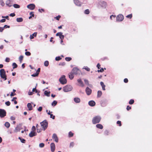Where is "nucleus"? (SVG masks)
<instances>
[{
    "mask_svg": "<svg viewBox=\"0 0 152 152\" xmlns=\"http://www.w3.org/2000/svg\"><path fill=\"white\" fill-rule=\"evenodd\" d=\"M41 128L42 130L43 129L44 131L47 128L48 126V123L47 121L45 120L42 122L40 123Z\"/></svg>",
    "mask_w": 152,
    "mask_h": 152,
    "instance_id": "obj_1",
    "label": "nucleus"
},
{
    "mask_svg": "<svg viewBox=\"0 0 152 152\" xmlns=\"http://www.w3.org/2000/svg\"><path fill=\"white\" fill-rule=\"evenodd\" d=\"M0 75L1 77L4 79V80L7 79V76L6 75V72L4 69L0 70Z\"/></svg>",
    "mask_w": 152,
    "mask_h": 152,
    "instance_id": "obj_2",
    "label": "nucleus"
},
{
    "mask_svg": "<svg viewBox=\"0 0 152 152\" xmlns=\"http://www.w3.org/2000/svg\"><path fill=\"white\" fill-rule=\"evenodd\" d=\"M101 118L98 116H96L94 117L92 120V123L94 124H96L99 123L100 121Z\"/></svg>",
    "mask_w": 152,
    "mask_h": 152,
    "instance_id": "obj_3",
    "label": "nucleus"
},
{
    "mask_svg": "<svg viewBox=\"0 0 152 152\" xmlns=\"http://www.w3.org/2000/svg\"><path fill=\"white\" fill-rule=\"evenodd\" d=\"M59 81L60 83L62 84H66L67 83V80L65 78V76L63 75L59 79Z\"/></svg>",
    "mask_w": 152,
    "mask_h": 152,
    "instance_id": "obj_4",
    "label": "nucleus"
},
{
    "mask_svg": "<svg viewBox=\"0 0 152 152\" xmlns=\"http://www.w3.org/2000/svg\"><path fill=\"white\" fill-rule=\"evenodd\" d=\"M71 72L75 75H77L78 74H79L80 72V70L77 67H74L72 69Z\"/></svg>",
    "mask_w": 152,
    "mask_h": 152,
    "instance_id": "obj_5",
    "label": "nucleus"
},
{
    "mask_svg": "<svg viewBox=\"0 0 152 152\" xmlns=\"http://www.w3.org/2000/svg\"><path fill=\"white\" fill-rule=\"evenodd\" d=\"M72 88L71 86H66L63 88V91L65 92L70 91L72 90Z\"/></svg>",
    "mask_w": 152,
    "mask_h": 152,
    "instance_id": "obj_6",
    "label": "nucleus"
},
{
    "mask_svg": "<svg viewBox=\"0 0 152 152\" xmlns=\"http://www.w3.org/2000/svg\"><path fill=\"white\" fill-rule=\"evenodd\" d=\"M6 114V112L5 110L4 109H0V117L1 118L4 117Z\"/></svg>",
    "mask_w": 152,
    "mask_h": 152,
    "instance_id": "obj_7",
    "label": "nucleus"
},
{
    "mask_svg": "<svg viewBox=\"0 0 152 152\" xmlns=\"http://www.w3.org/2000/svg\"><path fill=\"white\" fill-rule=\"evenodd\" d=\"M116 18L117 21L119 22L123 20L124 19V17L122 15L119 14L117 16Z\"/></svg>",
    "mask_w": 152,
    "mask_h": 152,
    "instance_id": "obj_8",
    "label": "nucleus"
},
{
    "mask_svg": "<svg viewBox=\"0 0 152 152\" xmlns=\"http://www.w3.org/2000/svg\"><path fill=\"white\" fill-rule=\"evenodd\" d=\"M35 7V5L34 4H30L27 6V7L30 10H33L34 9Z\"/></svg>",
    "mask_w": 152,
    "mask_h": 152,
    "instance_id": "obj_9",
    "label": "nucleus"
},
{
    "mask_svg": "<svg viewBox=\"0 0 152 152\" xmlns=\"http://www.w3.org/2000/svg\"><path fill=\"white\" fill-rule=\"evenodd\" d=\"M56 36H59L60 38L61 39H63L64 38V35H62V33L61 32H59L57 33L56 34Z\"/></svg>",
    "mask_w": 152,
    "mask_h": 152,
    "instance_id": "obj_10",
    "label": "nucleus"
},
{
    "mask_svg": "<svg viewBox=\"0 0 152 152\" xmlns=\"http://www.w3.org/2000/svg\"><path fill=\"white\" fill-rule=\"evenodd\" d=\"M86 92L88 95H89L91 93L92 90L89 87H87L86 89Z\"/></svg>",
    "mask_w": 152,
    "mask_h": 152,
    "instance_id": "obj_11",
    "label": "nucleus"
},
{
    "mask_svg": "<svg viewBox=\"0 0 152 152\" xmlns=\"http://www.w3.org/2000/svg\"><path fill=\"white\" fill-rule=\"evenodd\" d=\"M53 139L54 140V141L56 142H58V138L57 135L55 134H53L52 136Z\"/></svg>",
    "mask_w": 152,
    "mask_h": 152,
    "instance_id": "obj_12",
    "label": "nucleus"
},
{
    "mask_svg": "<svg viewBox=\"0 0 152 152\" xmlns=\"http://www.w3.org/2000/svg\"><path fill=\"white\" fill-rule=\"evenodd\" d=\"M55 145L54 143H52L50 144L51 150L52 152L54 151L55 149Z\"/></svg>",
    "mask_w": 152,
    "mask_h": 152,
    "instance_id": "obj_13",
    "label": "nucleus"
},
{
    "mask_svg": "<svg viewBox=\"0 0 152 152\" xmlns=\"http://www.w3.org/2000/svg\"><path fill=\"white\" fill-rule=\"evenodd\" d=\"M37 133L31 131L29 134V135L30 137H32L37 135Z\"/></svg>",
    "mask_w": 152,
    "mask_h": 152,
    "instance_id": "obj_14",
    "label": "nucleus"
},
{
    "mask_svg": "<svg viewBox=\"0 0 152 152\" xmlns=\"http://www.w3.org/2000/svg\"><path fill=\"white\" fill-rule=\"evenodd\" d=\"M100 5L102 7H106L107 5L106 3L104 1H101L99 3Z\"/></svg>",
    "mask_w": 152,
    "mask_h": 152,
    "instance_id": "obj_15",
    "label": "nucleus"
},
{
    "mask_svg": "<svg viewBox=\"0 0 152 152\" xmlns=\"http://www.w3.org/2000/svg\"><path fill=\"white\" fill-rule=\"evenodd\" d=\"M6 4L9 7H11L12 6V4L11 3V1L10 0H7L6 1Z\"/></svg>",
    "mask_w": 152,
    "mask_h": 152,
    "instance_id": "obj_16",
    "label": "nucleus"
},
{
    "mask_svg": "<svg viewBox=\"0 0 152 152\" xmlns=\"http://www.w3.org/2000/svg\"><path fill=\"white\" fill-rule=\"evenodd\" d=\"M95 102L93 101H91L89 102L88 104L91 106H94L95 105Z\"/></svg>",
    "mask_w": 152,
    "mask_h": 152,
    "instance_id": "obj_17",
    "label": "nucleus"
},
{
    "mask_svg": "<svg viewBox=\"0 0 152 152\" xmlns=\"http://www.w3.org/2000/svg\"><path fill=\"white\" fill-rule=\"evenodd\" d=\"M74 75V74L73 73H72V72H71L70 73H69L68 74L69 77L71 80H72L73 78Z\"/></svg>",
    "mask_w": 152,
    "mask_h": 152,
    "instance_id": "obj_18",
    "label": "nucleus"
},
{
    "mask_svg": "<svg viewBox=\"0 0 152 152\" xmlns=\"http://www.w3.org/2000/svg\"><path fill=\"white\" fill-rule=\"evenodd\" d=\"M77 82L79 84H80V86L82 87H83L84 86V84L80 79H78Z\"/></svg>",
    "mask_w": 152,
    "mask_h": 152,
    "instance_id": "obj_19",
    "label": "nucleus"
},
{
    "mask_svg": "<svg viewBox=\"0 0 152 152\" xmlns=\"http://www.w3.org/2000/svg\"><path fill=\"white\" fill-rule=\"evenodd\" d=\"M74 101L76 103H79L80 102V99L78 97H75L74 99Z\"/></svg>",
    "mask_w": 152,
    "mask_h": 152,
    "instance_id": "obj_20",
    "label": "nucleus"
},
{
    "mask_svg": "<svg viewBox=\"0 0 152 152\" xmlns=\"http://www.w3.org/2000/svg\"><path fill=\"white\" fill-rule=\"evenodd\" d=\"M27 106L29 110H31L33 109V107L31 104L30 103L27 104Z\"/></svg>",
    "mask_w": 152,
    "mask_h": 152,
    "instance_id": "obj_21",
    "label": "nucleus"
},
{
    "mask_svg": "<svg viewBox=\"0 0 152 152\" xmlns=\"http://www.w3.org/2000/svg\"><path fill=\"white\" fill-rule=\"evenodd\" d=\"M39 126L38 124H37L36 125V127L37 128V132L39 133L42 130V129L41 128H39Z\"/></svg>",
    "mask_w": 152,
    "mask_h": 152,
    "instance_id": "obj_22",
    "label": "nucleus"
},
{
    "mask_svg": "<svg viewBox=\"0 0 152 152\" xmlns=\"http://www.w3.org/2000/svg\"><path fill=\"white\" fill-rule=\"evenodd\" d=\"M74 2L76 5L78 6H81L80 2L78 0H74Z\"/></svg>",
    "mask_w": 152,
    "mask_h": 152,
    "instance_id": "obj_23",
    "label": "nucleus"
},
{
    "mask_svg": "<svg viewBox=\"0 0 152 152\" xmlns=\"http://www.w3.org/2000/svg\"><path fill=\"white\" fill-rule=\"evenodd\" d=\"M100 83L101 85V86L102 87L103 90H104V91L105 90V86L103 82H100Z\"/></svg>",
    "mask_w": 152,
    "mask_h": 152,
    "instance_id": "obj_24",
    "label": "nucleus"
},
{
    "mask_svg": "<svg viewBox=\"0 0 152 152\" xmlns=\"http://www.w3.org/2000/svg\"><path fill=\"white\" fill-rule=\"evenodd\" d=\"M102 93L101 91H98L97 92V97L98 98L100 97L101 96H102Z\"/></svg>",
    "mask_w": 152,
    "mask_h": 152,
    "instance_id": "obj_25",
    "label": "nucleus"
},
{
    "mask_svg": "<svg viewBox=\"0 0 152 152\" xmlns=\"http://www.w3.org/2000/svg\"><path fill=\"white\" fill-rule=\"evenodd\" d=\"M96 127L97 128H99L100 129H102L103 128V126L102 125L100 124H97L96 126Z\"/></svg>",
    "mask_w": 152,
    "mask_h": 152,
    "instance_id": "obj_26",
    "label": "nucleus"
},
{
    "mask_svg": "<svg viewBox=\"0 0 152 152\" xmlns=\"http://www.w3.org/2000/svg\"><path fill=\"white\" fill-rule=\"evenodd\" d=\"M50 91H45L44 92L45 94L48 96H50Z\"/></svg>",
    "mask_w": 152,
    "mask_h": 152,
    "instance_id": "obj_27",
    "label": "nucleus"
},
{
    "mask_svg": "<svg viewBox=\"0 0 152 152\" xmlns=\"http://www.w3.org/2000/svg\"><path fill=\"white\" fill-rule=\"evenodd\" d=\"M37 35V33L35 32L32 35H31L30 38L31 39H33L34 37H36Z\"/></svg>",
    "mask_w": 152,
    "mask_h": 152,
    "instance_id": "obj_28",
    "label": "nucleus"
},
{
    "mask_svg": "<svg viewBox=\"0 0 152 152\" xmlns=\"http://www.w3.org/2000/svg\"><path fill=\"white\" fill-rule=\"evenodd\" d=\"M16 21L18 22H21L23 21V19L22 18H17L16 19Z\"/></svg>",
    "mask_w": 152,
    "mask_h": 152,
    "instance_id": "obj_29",
    "label": "nucleus"
},
{
    "mask_svg": "<svg viewBox=\"0 0 152 152\" xmlns=\"http://www.w3.org/2000/svg\"><path fill=\"white\" fill-rule=\"evenodd\" d=\"M5 126L7 128H9L10 126V124L8 122H6L4 124Z\"/></svg>",
    "mask_w": 152,
    "mask_h": 152,
    "instance_id": "obj_30",
    "label": "nucleus"
},
{
    "mask_svg": "<svg viewBox=\"0 0 152 152\" xmlns=\"http://www.w3.org/2000/svg\"><path fill=\"white\" fill-rule=\"evenodd\" d=\"M57 103V102L56 101L54 100L52 103V105L53 106H54L56 105Z\"/></svg>",
    "mask_w": 152,
    "mask_h": 152,
    "instance_id": "obj_31",
    "label": "nucleus"
},
{
    "mask_svg": "<svg viewBox=\"0 0 152 152\" xmlns=\"http://www.w3.org/2000/svg\"><path fill=\"white\" fill-rule=\"evenodd\" d=\"M12 66H13V69L16 68H17L18 67L17 65L15 63H13L12 64Z\"/></svg>",
    "mask_w": 152,
    "mask_h": 152,
    "instance_id": "obj_32",
    "label": "nucleus"
},
{
    "mask_svg": "<svg viewBox=\"0 0 152 152\" xmlns=\"http://www.w3.org/2000/svg\"><path fill=\"white\" fill-rule=\"evenodd\" d=\"M13 7H14L16 8H20V5L18 4H15L13 5Z\"/></svg>",
    "mask_w": 152,
    "mask_h": 152,
    "instance_id": "obj_33",
    "label": "nucleus"
},
{
    "mask_svg": "<svg viewBox=\"0 0 152 152\" xmlns=\"http://www.w3.org/2000/svg\"><path fill=\"white\" fill-rule=\"evenodd\" d=\"M84 81L85 84L87 86H89V83L88 81L86 79H84Z\"/></svg>",
    "mask_w": 152,
    "mask_h": 152,
    "instance_id": "obj_34",
    "label": "nucleus"
},
{
    "mask_svg": "<svg viewBox=\"0 0 152 152\" xmlns=\"http://www.w3.org/2000/svg\"><path fill=\"white\" fill-rule=\"evenodd\" d=\"M23 56H20L19 57V60L20 63L22 62L23 60Z\"/></svg>",
    "mask_w": 152,
    "mask_h": 152,
    "instance_id": "obj_35",
    "label": "nucleus"
},
{
    "mask_svg": "<svg viewBox=\"0 0 152 152\" xmlns=\"http://www.w3.org/2000/svg\"><path fill=\"white\" fill-rule=\"evenodd\" d=\"M49 64V62L47 61H45L44 63V65L46 66H48Z\"/></svg>",
    "mask_w": 152,
    "mask_h": 152,
    "instance_id": "obj_36",
    "label": "nucleus"
},
{
    "mask_svg": "<svg viewBox=\"0 0 152 152\" xmlns=\"http://www.w3.org/2000/svg\"><path fill=\"white\" fill-rule=\"evenodd\" d=\"M74 134L71 132H70L69 133V137H72L73 136Z\"/></svg>",
    "mask_w": 152,
    "mask_h": 152,
    "instance_id": "obj_37",
    "label": "nucleus"
},
{
    "mask_svg": "<svg viewBox=\"0 0 152 152\" xmlns=\"http://www.w3.org/2000/svg\"><path fill=\"white\" fill-rule=\"evenodd\" d=\"M134 102V100L133 99H131L130 100L129 102V104H133Z\"/></svg>",
    "mask_w": 152,
    "mask_h": 152,
    "instance_id": "obj_38",
    "label": "nucleus"
},
{
    "mask_svg": "<svg viewBox=\"0 0 152 152\" xmlns=\"http://www.w3.org/2000/svg\"><path fill=\"white\" fill-rule=\"evenodd\" d=\"M72 58L69 57H66L65 58V60L67 61H70L72 60Z\"/></svg>",
    "mask_w": 152,
    "mask_h": 152,
    "instance_id": "obj_39",
    "label": "nucleus"
},
{
    "mask_svg": "<svg viewBox=\"0 0 152 152\" xmlns=\"http://www.w3.org/2000/svg\"><path fill=\"white\" fill-rule=\"evenodd\" d=\"M85 14H88L90 13V11L88 9L84 11Z\"/></svg>",
    "mask_w": 152,
    "mask_h": 152,
    "instance_id": "obj_40",
    "label": "nucleus"
},
{
    "mask_svg": "<svg viewBox=\"0 0 152 152\" xmlns=\"http://www.w3.org/2000/svg\"><path fill=\"white\" fill-rule=\"evenodd\" d=\"M126 17L127 18L131 19L132 17V14H130L129 15H127Z\"/></svg>",
    "mask_w": 152,
    "mask_h": 152,
    "instance_id": "obj_41",
    "label": "nucleus"
},
{
    "mask_svg": "<svg viewBox=\"0 0 152 152\" xmlns=\"http://www.w3.org/2000/svg\"><path fill=\"white\" fill-rule=\"evenodd\" d=\"M39 75V73H37L36 72L31 75V76L33 77H36L38 76Z\"/></svg>",
    "mask_w": 152,
    "mask_h": 152,
    "instance_id": "obj_42",
    "label": "nucleus"
},
{
    "mask_svg": "<svg viewBox=\"0 0 152 152\" xmlns=\"http://www.w3.org/2000/svg\"><path fill=\"white\" fill-rule=\"evenodd\" d=\"M25 54L27 56H30L31 55V53L28 51H26L25 53Z\"/></svg>",
    "mask_w": 152,
    "mask_h": 152,
    "instance_id": "obj_43",
    "label": "nucleus"
},
{
    "mask_svg": "<svg viewBox=\"0 0 152 152\" xmlns=\"http://www.w3.org/2000/svg\"><path fill=\"white\" fill-rule=\"evenodd\" d=\"M4 3L3 0H0V4H1L2 6H4Z\"/></svg>",
    "mask_w": 152,
    "mask_h": 152,
    "instance_id": "obj_44",
    "label": "nucleus"
},
{
    "mask_svg": "<svg viewBox=\"0 0 152 152\" xmlns=\"http://www.w3.org/2000/svg\"><path fill=\"white\" fill-rule=\"evenodd\" d=\"M19 139L20 140L21 142L23 143H25L26 142V140L23 139H21L20 137Z\"/></svg>",
    "mask_w": 152,
    "mask_h": 152,
    "instance_id": "obj_45",
    "label": "nucleus"
},
{
    "mask_svg": "<svg viewBox=\"0 0 152 152\" xmlns=\"http://www.w3.org/2000/svg\"><path fill=\"white\" fill-rule=\"evenodd\" d=\"M61 59V58L60 56L56 57L55 58V60L56 61H58Z\"/></svg>",
    "mask_w": 152,
    "mask_h": 152,
    "instance_id": "obj_46",
    "label": "nucleus"
},
{
    "mask_svg": "<svg viewBox=\"0 0 152 152\" xmlns=\"http://www.w3.org/2000/svg\"><path fill=\"white\" fill-rule=\"evenodd\" d=\"M61 17V16L60 15H58L56 17H55V18L57 20H59V19Z\"/></svg>",
    "mask_w": 152,
    "mask_h": 152,
    "instance_id": "obj_47",
    "label": "nucleus"
},
{
    "mask_svg": "<svg viewBox=\"0 0 152 152\" xmlns=\"http://www.w3.org/2000/svg\"><path fill=\"white\" fill-rule=\"evenodd\" d=\"M44 145H45L43 143H41L39 144V146L40 148L43 147L44 146Z\"/></svg>",
    "mask_w": 152,
    "mask_h": 152,
    "instance_id": "obj_48",
    "label": "nucleus"
},
{
    "mask_svg": "<svg viewBox=\"0 0 152 152\" xmlns=\"http://www.w3.org/2000/svg\"><path fill=\"white\" fill-rule=\"evenodd\" d=\"M74 143L73 142H71L70 144L69 147L70 148H72L74 146Z\"/></svg>",
    "mask_w": 152,
    "mask_h": 152,
    "instance_id": "obj_49",
    "label": "nucleus"
},
{
    "mask_svg": "<svg viewBox=\"0 0 152 152\" xmlns=\"http://www.w3.org/2000/svg\"><path fill=\"white\" fill-rule=\"evenodd\" d=\"M117 124H118L119 126H121V122L120 121H118L117 122Z\"/></svg>",
    "mask_w": 152,
    "mask_h": 152,
    "instance_id": "obj_50",
    "label": "nucleus"
},
{
    "mask_svg": "<svg viewBox=\"0 0 152 152\" xmlns=\"http://www.w3.org/2000/svg\"><path fill=\"white\" fill-rule=\"evenodd\" d=\"M104 134L105 135H108L109 132L108 130H106L104 132Z\"/></svg>",
    "mask_w": 152,
    "mask_h": 152,
    "instance_id": "obj_51",
    "label": "nucleus"
},
{
    "mask_svg": "<svg viewBox=\"0 0 152 152\" xmlns=\"http://www.w3.org/2000/svg\"><path fill=\"white\" fill-rule=\"evenodd\" d=\"M30 15L32 17H34V12H31L30 13Z\"/></svg>",
    "mask_w": 152,
    "mask_h": 152,
    "instance_id": "obj_52",
    "label": "nucleus"
},
{
    "mask_svg": "<svg viewBox=\"0 0 152 152\" xmlns=\"http://www.w3.org/2000/svg\"><path fill=\"white\" fill-rule=\"evenodd\" d=\"M5 104L7 106H10V102L9 101H8L6 102H5Z\"/></svg>",
    "mask_w": 152,
    "mask_h": 152,
    "instance_id": "obj_53",
    "label": "nucleus"
},
{
    "mask_svg": "<svg viewBox=\"0 0 152 152\" xmlns=\"http://www.w3.org/2000/svg\"><path fill=\"white\" fill-rule=\"evenodd\" d=\"M50 115L51 118H52L53 119H55V116L54 115H53L52 114H50Z\"/></svg>",
    "mask_w": 152,
    "mask_h": 152,
    "instance_id": "obj_54",
    "label": "nucleus"
},
{
    "mask_svg": "<svg viewBox=\"0 0 152 152\" xmlns=\"http://www.w3.org/2000/svg\"><path fill=\"white\" fill-rule=\"evenodd\" d=\"M32 131L35 132V131L36 130V128L34 126H33L32 128Z\"/></svg>",
    "mask_w": 152,
    "mask_h": 152,
    "instance_id": "obj_55",
    "label": "nucleus"
},
{
    "mask_svg": "<svg viewBox=\"0 0 152 152\" xmlns=\"http://www.w3.org/2000/svg\"><path fill=\"white\" fill-rule=\"evenodd\" d=\"M104 71V70L103 68H102L100 70H98L97 72H103Z\"/></svg>",
    "mask_w": 152,
    "mask_h": 152,
    "instance_id": "obj_56",
    "label": "nucleus"
},
{
    "mask_svg": "<svg viewBox=\"0 0 152 152\" xmlns=\"http://www.w3.org/2000/svg\"><path fill=\"white\" fill-rule=\"evenodd\" d=\"M10 27V26L7 25H5L4 26V27H3V28H4H4H9Z\"/></svg>",
    "mask_w": 152,
    "mask_h": 152,
    "instance_id": "obj_57",
    "label": "nucleus"
},
{
    "mask_svg": "<svg viewBox=\"0 0 152 152\" xmlns=\"http://www.w3.org/2000/svg\"><path fill=\"white\" fill-rule=\"evenodd\" d=\"M42 110V107H40L38 109V110L39 112H41Z\"/></svg>",
    "mask_w": 152,
    "mask_h": 152,
    "instance_id": "obj_58",
    "label": "nucleus"
},
{
    "mask_svg": "<svg viewBox=\"0 0 152 152\" xmlns=\"http://www.w3.org/2000/svg\"><path fill=\"white\" fill-rule=\"evenodd\" d=\"M131 109V107L129 106H127L126 107V109L127 110H129Z\"/></svg>",
    "mask_w": 152,
    "mask_h": 152,
    "instance_id": "obj_59",
    "label": "nucleus"
},
{
    "mask_svg": "<svg viewBox=\"0 0 152 152\" xmlns=\"http://www.w3.org/2000/svg\"><path fill=\"white\" fill-rule=\"evenodd\" d=\"M15 15L14 13H11L10 15V16L12 17H14V16H15Z\"/></svg>",
    "mask_w": 152,
    "mask_h": 152,
    "instance_id": "obj_60",
    "label": "nucleus"
},
{
    "mask_svg": "<svg viewBox=\"0 0 152 152\" xmlns=\"http://www.w3.org/2000/svg\"><path fill=\"white\" fill-rule=\"evenodd\" d=\"M84 69L87 71H89L90 70V68L87 66L85 67V68Z\"/></svg>",
    "mask_w": 152,
    "mask_h": 152,
    "instance_id": "obj_61",
    "label": "nucleus"
},
{
    "mask_svg": "<svg viewBox=\"0 0 152 152\" xmlns=\"http://www.w3.org/2000/svg\"><path fill=\"white\" fill-rule=\"evenodd\" d=\"M6 21L5 19H3L0 20V22L1 23L4 22Z\"/></svg>",
    "mask_w": 152,
    "mask_h": 152,
    "instance_id": "obj_62",
    "label": "nucleus"
},
{
    "mask_svg": "<svg viewBox=\"0 0 152 152\" xmlns=\"http://www.w3.org/2000/svg\"><path fill=\"white\" fill-rule=\"evenodd\" d=\"M65 63L64 62L61 63L59 64V65L63 66L65 65Z\"/></svg>",
    "mask_w": 152,
    "mask_h": 152,
    "instance_id": "obj_63",
    "label": "nucleus"
},
{
    "mask_svg": "<svg viewBox=\"0 0 152 152\" xmlns=\"http://www.w3.org/2000/svg\"><path fill=\"white\" fill-rule=\"evenodd\" d=\"M10 59L8 58H6L5 59V61L7 62H9L10 61Z\"/></svg>",
    "mask_w": 152,
    "mask_h": 152,
    "instance_id": "obj_64",
    "label": "nucleus"
}]
</instances>
